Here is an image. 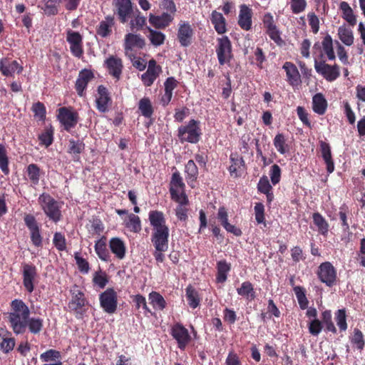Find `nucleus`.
Masks as SVG:
<instances>
[{
  "label": "nucleus",
  "mask_w": 365,
  "mask_h": 365,
  "mask_svg": "<svg viewBox=\"0 0 365 365\" xmlns=\"http://www.w3.org/2000/svg\"><path fill=\"white\" fill-rule=\"evenodd\" d=\"M148 219L152 227L151 242L155 247L153 257L157 262H163L165 257L163 252L168 249L169 227L163 212L151 210Z\"/></svg>",
  "instance_id": "nucleus-1"
},
{
  "label": "nucleus",
  "mask_w": 365,
  "mask_h": 365,
  "mask_svg": "<svg viewBox=\"0 0 365 365\" xmlns=\"http://www.w3.org/2000/svg\"><path fill=\"white\" fill-rule=\"evenodd\" d=\"M29 317L30 310L24 302L17 299L11 301V312L9 313L8 320L14 334H21L25 333Z\"/></svg>",
  "instance_id": "nucleus-2"
},
{
  "label": "nucleus",
  "mask_w": 365,
  "mask_h": 365,
  "mask_svg": "<svg viewBox=\"0 0 365 365\" xmlns=\"http://www.w3.org/2000/svg\"><path fill=\"white\" fill-rule=\"evenodd\" d=\"M201 135L200 122L195 119L190 120L178 129V137L181 143L195 144L200 141Z\"/></svg>",
  "instance_id": "nucleus-3"
},
{
  "label": "nucleus",
  "mask_w": 365,
  "mask_h": 365,
  "mask_svg": "<svg viewBox=\"0 0 365 365\" xmlns=\"http://www.w3.org/2000/svg\"><path fill=\"white\" fill-rule=\"evenodd\" d=\"M38 202L45 215L55 223L61 220L62 214L59 202L49 194L43 192L38 197Z\"/></svg>",
  "instance_id": "nucleus-4"
},
{
  "label": "nucleus",
  "mask_w": 365,
  "mask_h": 365,
  "mask_svg": "<svg viewBox=\"0 0 365 365\" xmlns=\"http://www.w3.org/2000/svg\"><path fill=\"white\" fill-rule=\"evenodd\" d=\"M169 185L170 197L173 201L181 204L189 203L185 194V185L179 171L176 170L172 174Z\"/></svg>",
  "instance_id": "nucleus-5"
},
{
  "label": "nucleus",
  "mask_w": 365,
  "mask_h": 365,
  "mask_svg": "<svg viewBox=\"0 0 365 365\" xmlns=\"http://www.w3.org/2000/svg\"><path fill=\"white\" fill-rule=\"evenodd\" d=\"M113 14L117 16L120 23L128 22L133 16L135 8L130 0H113Z\"/></svg>",
  "instance_id": "nucleus-6"
},
{
  "label": "nucleus",
  "mask_w": 365,
  "mask_h": 365,
  "mask_svg": "<svg viewBox=\"0 0 365 365\" xmlns=\"http://www.w3.org/2000/svg\"><path fill=\"white\" fill-rule=\"evenodd\" d=\"M217 44L216 46V53L219 64L224 66L230 64L233 58L232 43L229 38L224 36L217 38Z\"/></svg>",
  "instance_id": "nucleus-7"
},
{
  "label": "nucleus",
  "mask_w": 365,
  "mask_h": 365,
  "mask_svg": "<svg viewBox=\"0 0 365 365\" xmlns=\"http://www.w3.org/2000/svg\"><path fill=\"white\" fill-rule=\"evenodd\" d=\"M57 118L63 129L70 132L74 128L79 120L78 113L71 107H62L58 109Z\"/></svg>",
  "instance_id": "nucleus-8"
},
{
  "label": "nucleus",
  "mask_w": 365,
  "mask_h": 365,
  "mask_svg": "<svg viewBox=\"0 0 365 365\" xmlns=\"http://www.w3.org/2000/svg\"><path fill=\"white\" fill-rule=\"evenodd\" d=\"M71 299L68 306V308L77 314H83L86 312L84 307L88 304V302L85 297L83 292L79 289V287L74 284L71 290Z\"/></svg>",
  "instance_id": "nucleus-9"
},
{
  "label": "nucleus",
  "mask_w": 365,
  "mask_h": 365,
  "mask_svg": "<svg viewBox=\"0 0 365 365\" xmlns=\"http://www.w3.org/2000/svg\"><path fill=\"white\" fill-rule=\"evenodd\" d=\"M24 221L29 230L33 245L36 247H41L43 246V237L41 234V225L36 217L31 214H25Z\"/></svg>",
  "instance_id": "nucleus-10"
},
{
  "label": "nucleus",
  "mask_w": 365,
  "mask_h": 365,
  "mask_svg": "<svg viewBox=\"0 0 365 365\" xmlns=\"http://www.w3.org/2000/svg\"><path fill=\"white\" fill-rule=\"evenodd\" d=\"M100 305L108 314L115 312L118 307V294L113 288H108L99 295Z\"/></svg>",
  "instance_id": "nucleus-11"
},
{
  "label": "nucleus",
  "mask_w": 365,
  "mask_h": 365,
  "mask_svg": "<svg viewBox=\"0 0 365 365\" xmlns=\"http://www.w3.org/2000/svg\"><path fill=\"white\" fill-rule=\"evenodd\" d=\"M314 68L327 81H334L340 76L339 66L337 64L329 65L326 63L325 60H314Z\"/></svg>",
  "instance_id": "nucleus-12"
},
{
  "label": "nucleus",
  "mask_w": 365,
  "mask_h": 365,
  "mask_svg": "<svg viewBox=\"0 0 365 365\" xmlns=\"http://www.w3.org/2000/svg\"><path fill=\"white\" fill-rule=\"evenodd\" d=\"M317 274L319 280L328 287H332L336 281V270L329 262H322L318 267Z\"/></svg>",
  "instance_id": "nucleus-13"
},
{
  "label": "nucleus",
  "mask_w": 365,
  "mask_h": 365,
  "mask_svg": "<svg viewBox=\"0 0 365 365\" xmlns=\"http://www.w3.org/2000/svg\"><path fill=\"white\" fill-rule=\"evenodd\" d=\"M21 267L23 285L29 293H31L34 290L35 281L38 277L37 268L31 263H23Z\"/></svg>",
  "instance_id": "nucleus-14"
},
{
  "label": "nucleus",
  "mask_w": 365,
  "mask_h": 365,
  "mask_svg": "<svg viewBox=\"0 0 365 365\" xmlns=\"http://www.w3.org/2000/svg\"><path fill=\"white\" fill-rule=\"evenodd\" d=\"M66 41L70 44V50L73 56L81 58L83 54V36L78 31L71 29L66 31Z\"/></svg>",
  "instance_id": "nucleus-15"
},
{
  "label": "nucleus",
  "mask_w": 365,
  "mask_h": 365,
  "mask_svg": "<svg viewBox=\"0 0 365 365\" xmlns=\"http://www.w3.org/2000/svg\"><path fill=\"white\" fill-rule=\"evenodd\" d=\"M170 334L177 341L178 347L180 350H185L191 341L188 330L180 323H176L172 327Z\"/></svg>",
  "instance_id": "nucleus-16"
},
{
  "label": "nucleus",
  "mask_w": 365,
  "mask_h": 365,
  "mask_svg": "<svg viewBox=\"0 0 365 365\" xmlns=\"http://www.w3.org/2000/svg\"><path fill=\"white\" fill-rule=\"evenodd\" d=\"M194 34V29L189 22L181 21L178 24L177 38L181 46L188 47L190 46Z\"/></svg>",
  "instance_id": "nucleus-17"
},
{
  "label": "nucleus",
  "mask_w": 365,
  "mask_h": 365,
  "mask_svg": "<svg viewBox=\"0 0 365 365\" xmlns=\"http://www.w3.org/2000/svg\"><path fill=\"white\" fill-rule=\"evenodd\" d=\"M262 21L263 26L266 30V34L277 44L280 45L282 43V39L280 36V32L276 26L273 15L269 12L266 13L264 14Z\"/></svg>",
  "instance_id": "nucleus-18"
},
{
  "label": "nucleus",
  "mask_w": 365,
  "mask_h": 365,
  "mask_svg": "<svg viewBox=\"0 0 365 365\" xmlns=\"http://www.w3.org/2000/svg\"><path fill=\"white\" fill-rule=\"evenodd\" d=\"M313 50H319V57L321 60H324V57L326 56L327 59L329 61H334L336 58L335 53L333 47V40L329 34H327L324 37L322 45L319 42L314 44Z\"/></svg>",
  "instance_id": "nucleus-19"
},
{
  "label": "nucleus",
  "mask_w": 365,
  "mask_h": 365,
  "mask_svg": "<svg viewBox=\"0 0 365 365\" xmlns=\"http://www.w3.org/2000/svg\"><path fill=\"white\" fill-rule=\"evenodd\" d=\"M104 66L111 76L117 81L120 80L123 70V63L120 58L111 55L105 60Z\"/></svg>",
  "instance_id": "nucleus-20"
},
{
  "label": "nucleus",
  "mask_w": 365,
  "mask_h": 365,
  "mask_svg": "<svg viewBox=\"0 0 365 365\" xmlns=\"http://www.w3.org/2000/svg\"><path fill=\"white\" fill-rule=\"evenodd\" d=\"M161 72L162 68L157 64L156 61L155 59L150 60L146 72L141 76L143 84L147 87L152 86Z\"/></svg>",
  "instance_id": "nucleus-21"
},
{
  "label": "nucleus",
  "mask_w": 365,
  "mask_h": 365,
  "mask_svg": "<svg viewBox=\"0 0 365 365\" xmlns=\"http://www.w3.org/2000/svg\"><path fill=\"white\" fill-rule=\"evenodd\" d=\"M145 45V39L140 34L129 33L125 36L124 49L126 56H128L129 51H132L133 48H143Z\"/></svg>",
  "instance_id": "nucleus-22"
},
{
  "label": "nucleus",
  "mask_w": 365,
  "mask_h": 365,
  "mask_svg": "<svg viewBox=\"0 0 365 365\" xmlns=\"http://www.w3.org/2000/svg\"><path fill=\"white\" fill-rule=\"evenodd\" d=\"M23 71V66L16 61H11L9 58H3L0 60V71L4 76H13L16 71L21 73Z\"/></svg>",
  "instance_id": "nucleus-23"
},
{
  "label": "nucleus",
  "mask_w": 365,
  "mask_h": 365,
  "mask_svg": "<svg viewBox=\"0 0 365 365\" xmlns=\"http://www.w3.org/2000/svg\"><path fill=\"white\" fill-rule=\"evenodd\" d=\"M93 78V73L91 70L85 68L79 72L75 83V88L79 96H83L84 95V91L88 86V82L91 81Z\"/></svg>",
  "instance_id": "nucleus-24"
},
{
  "label": "nucleus",
  "mask_w": 365,
  "mask_h": 365,
  "mask_svg": "<svg viewBox=\"0 0 365 365\" xmlns=\"http://www.w3.org/2000/svg\"><path fill=\"white\" fill-rule=\"evenodd\" d=\"M286 72L287 81L293 87L301 84V76L297 66L292 62L287 61L282 66Z\"/></svg>",
  "instance_id": "nucleus-25"
},
{
  "label": "nucleus",
  "mask_w": 365,
  "mask_h": 365,
  "mask_svg": "<svg viewBox=\"0 0 365 365\" xmlns=\"http://www.w3.org/2000/svg\"><path fill=\"white\" fill-rule=\"evenodd\" d=\"M114 16L108 15L105 16L96 28V34L101 38L110 36L113 32V28L115 26Z\"/></svg>",
  "instance_id": "nucleus-26"
},
{
  "label": "nucleus",
  "mask_w": 365,
  "mask_h": 365,
  "mask_svg": "<svg viewBox=\"0 0 365 365\" xmlns=\"http://www.w3.org/2000/svg\"><path fill=\"white\" fill-rule=\"evenodd\" d=\"M252 11L246 4L240 6L238 25L245 31H250L252 29Z\"/></svg>",
  "instance_id": "nucleus-27"
},
{
  "label": "nucleus",
  "mask_w": 365,
  "mask_h": 365,
  "mask_svg": "<svg viewBox=\"0 0 365 365\" xmlns=\"http://www.w3.org/2000/svg\"><path fill=\"white\" fill-rule=\"evenodd\" d=\"M174 17L168 12H163L161 15L150 14V24L158 29H163L168 27L173 21Z\"/></svg>",
  "instance_id": "nucleus-28"
},
{
  "label": "nucleus",
  "mask_w": 365,
  "mask_h": 365,
  "mask_svg": "<svg viewBox=\"0 0 365 365\" xmlns=\"http://www.w3.org/2000/svg\"><path fill=\"white\" fill-rule=\"evenodd\" d=\"M15 344L16 341L11 332L5 328H0V350L8 354L14 349Z\"/></svg>",
  "instance_id": "nucleus-29"
},
{
  "label": "nucleus",
  "mask_w": 365,
  "mask_h": 365,
  "mask_svg": "<svg viewBox=\"0 0 365 365\" xmlns=\"http://www.w3.org/2000/svg\"><path fill=\"white\" fill-rule=\"evenodd\" d=\"M319 148L328 173H332L334 170V163L332 158L330 145L323 140L319 141Z\"/></svg>",
  "instance_id": "nucleus-30"
},
{
  "label": "nucleus",
  "mask_w": 365,
  "mask_h": 365,
  "mask_svg": "<svg viewBox=\"0 0 365 365\" xmlns=\"http://www.w3.org/2000/svg\"><path fill=\"white\" fill-rule=\"evenodd\" d=\"M98 97L96 98L97 109L101 113H106L108 110V104L111 99L108 89L103 85L98 87Z\"/></svg>",
  "instance_id": "nucleus-31"
},
{
  "label": "nucleus",
  "mask_w": 365,
  "mask_h": 365,
  "mask_svg": "<svg viewBox=\"0 0 365 365\" xmlns=\"http://www.w3.org/2000/svg\"><path fill=\"white\" fill-rule=\"evenodd\" d=\"M129 20V26L132 31H142L146 26V17L136 7L133 11V16Z\"/></svg>",
  "instance_id": "nucleus-32"
},
{
  "label": "nucleus",
  "mask_w": 365,
  "mask_h": 365,
  "mask_svg": "<svg viewBox=\"0 0 365 365\" xmlns=\"http://www.w3.org/2000/svg\"><path fill=\"white\" fill-rule=\"evenodd\" d=\"M109 247L118 259H123L125 257L126 247L124 242L119 237L111 238L109 241Z\"/></svg>",
  "instance_id": "nucleus-33"
},
{
  "label": "nucleus",
  "mask_w": 365,
  "mask_h": 365,
  "mask_svg": "<svg viewBox=\"0 0 365 365\" xmlns=\"http://www.w3.org/2000/svg\"><path fill=\"white\" fill-rule=\"evenodd\" d=\"M94 248L96 255L102 261L109 262L110 260V255L107 249L106 237L105 236L96 241Z\"/></svg>",
  "instance_id": "nucleus-34"
},
{
  "label": "nucleus",
  "mask_w": 365,
  "mask_h": 365,
  "mask_svg": "<svg viewBox=\"0 0 365 365\" xmlns=\"http://www.w3.org/2000/svg\"><path fill=\"white\" fill-rule=\"evenodd\" d=\"M185 179L187 184L193 187V183L198 177V168L192 160H189L185 166Z\"/></svg>",
  "instance_id": "nucleus-35"
},
{
  "label": "nucleus",
  "mask_w": 365,
  "mask_h": 365,
  "mask_svg": "<svg viewBox=\"0 0 365 365\" xmlns=\"http://www.w3.org/2000/svg\"><path fill=\"white\" fill-rule=\"evenodd\" d=\"M210 21L214 26L215 31L219 34H225L227 31L226 20L222 14L217 11H212L210 16Z\"/></svg>",
  "instance_id": "nucleus-36"
},
{
  "label": "nucleus",
  "mask_w": 365,
  "mask_h": 365,
  "mask_svg": "<svg viewBox=\"0 0 365 365\" xmlns=\"http://www.w3.org/2000/svg\"><path fill=\"white\" fill-rule=\"evenodd\" d=\"M85 144L81 140L70 139L68 140V153L73 156L74 161L80 160V154L84 150Z\"/></svg>",
  "instance_id": "nucleus-37"
},
{
  "label": "nucleus",
  "mask_w": 365,
  "mask_h": 365,
  "mask_svg": "<svg viewBox=\"0 0 365 365\" xmlns=\"http://www.w3.org/2000/svg\"><path fill=\"white\" fill-rule=\"evenodd\" d=\"M216 281L217 283H224L227 279L228 272L231 269V264L225 259L217 262Z\"/></svg>",
  "instance_id": "nucleus-38"
},
{
  "label": "nucleus",
  "mask_w": 365,
  "mask_h": 365,
  "mask_svg": "<svg viewBox=\"0 0 365 365\" xmlns=\"http://www.w3.org/2000/svg\"><path fill=\"white\" fill-rule=\"evenodd\" d=\"M185 296L188 305L192 308H197L201 302V297L197 290L192 285H188L185 289Z\"/></svg>",
  "instance_id": "nucleus-39"
},
{
  "label": "nucleus",
  "mask_w": 365,
  "mask_h": 365,
  "mask_svg": "<svg viewBox=\"0 0 365 365\" xmlns=\"http://www.w3.org/2000/svg\"><path fill=\"white\" fill-rule=\"evenodd\" d=\"M327 108V102L324 96L319 93L315 94L312 98V109L314 113L319 115H324Z\"/></svg>",
  "instance_id": "nucleus-40"
},
{
  "label": "nucleus",
  "mask_w": 365,
  "mask_h": 365,
  "mask_svg": "<svg viewBox=\"0 0 365 365\" xmlns=\"http://www.w3.org/2000/svg\"><path fill=\"white\" fill-rule=\"evenodd\" d=\"M138 110L141 115L146 118H150L154 113V108L148 97L142 98L138 104Z\"/></svg>",
  "instance_id": "nucleus-41"
},
{
  "label": "nucleus",
  "mask_w": 365,
  "mask_h": 365,
  "mask_svg": "<svg viewBox=\"0 0 365 365\" xmlns=\"http://www.w3.org/2000/svg\"><path fill=\"white\" fill-rule=\"evenodd\" d=\"M150 304L155 310L163 311L167 307L164 297L158 292L153 291L148 295Z\"/></svg>",
  "instance_id": "nucleus-42"
},
{
  "label": "nucleus",
  "mask_w": 365,
  "mask_h": 365,
  "mask_svg": "<svg viewBox=\"0 0 365 365\" xmlns=\"http://www.w3.org/2000/svg\"><path fill=\"white\" fill-rule=\"evenodd\" d=\"M237 292L240 296L249 301H252L256 297L254 287L249 281L242 282L240 287L237 289Z\"/></svg>",
  "instance_id": "nucleus-43"
},
{
  "label": "nucleus",
  "mask_w": 365,
  "mask_h": 365,
  "mask_svg": "<svg viewBox=\"0 0 365 365\" xmlns=\"http://www.w3.org/2000/svg\"><path fill=\"white\" fill-rule=\"evenodd\" d=\"M26 174L31 185L36 186L38 185L43 173L38 165L31 163L26 168Z\"/></svg>",
  "instance_id": "nucleus-44"
},
{
  "label": "nucleus",
  "mask_w": 365,
  "mask_h": 365,
  "mask_svg": "<svg viewBox=\"0 0 365 365\" xmlns=\"http://www.w3.org/2000/svg\"><path fill=\"white\" fill-rule=\"evenodd\" d=\"M273 145L277 152L282 155L289 151V145L287 143V138L283 133H277L273 139Z\"/></svg>",
  "instance_id": "nucleus-45"
},
{
  "label": "nucleus",
  "mask_w": 365,
  "mask_h": 365,
  "mask_svg": "<svg viewBox=\"0 0 365 365\" xmlns=\"http://www.w3.org/2000/svg\"><path fill=\"white\" fill-rule=\"evenodd\" d=\"M314 224L317 227L320 234L326 236L329 232V223L325 218L319 213L314 212L312 215Z\"/></svg>",
  "instance_id": "nucleus-46"
},
{
  "label": "nucleus",
  "mask_w": 365,
  "mask_h": 365,
  "mask_svg": "<svg viewBox=\"0 0 365 365\" xmlns=\"http://www.w3.org/2000/svg\"><path fill=\"white\" fill-rule=\"evenodd\" d=\"M339 9L342 11L343 19L351 26H354L356 23V19L349 4L346 1H342L340 4Z\"/></svg>",
  "instance_id": "nucleus-47"
},
{
  "label": "nucleus",
  "mask_w": 365,
  "mask_h": 365,
  "mask_svg": "<svg viewBox=\"0 0 365 365\" xmlns=\"http://www.w3.org/2000/svg\"><path fill=\"white\" fill-rule=\"evenodd\" d=\"M321 317V322H322V326H325V331L331 332L333 334H336L337 329L332 321V314L331 310L327 309L322 312Z\"/></svg>",
  "instance_id": "nucleus-48"
},
{
  "label": "nucleus",
  "mask_w": 365,
  "mask_h": 365,
  "mask_svg": "<svg viewBox=\"0 0 365 365\" xmlns=\"http://www.w3.org/2000/svg\"><path fill=\"white\" fill-rule=\"evenodd\" d=\"M349 339L351 344L358 350L361 351L364 349L365 346L364 336L359 329L355 328Z\"/></svg>",
  "instance_id": "nucleus-49"
},
{
  "label": "nucleus",
  "mask_w": 365,
  "mask_h": 365,
  "mask_svg": "<svg viewBox=\"0 0 365 365\" xmlns=\"http://www.w3.org/2000/svg\"><path fill=\"white\" fill-rule=\"evenodd\" d=\"M338 36L346 46H350L354 43V34L350 29L346 26H340L338 29Z\"/></svg>",
  "instance_id": "nucleus-50"
},
{
  "label": "nucleus",
  "mask_w": 365,
  "mask_h": 365,
  "mask_svg": "<svg viewBox=\"0 0 365 365\" xmlns=\"http://www.w3.org/2000/svg\"><path fill=\"white\" fill-rule=\"evenodd\" d=\"M231 165L229 167V171L232 176L235 178L241 175L240 169L241 166H245V161L242 158L238 156L234 157L232 155H230Z\"/></svg>",
  "instance_id": "nucleus-51"
},
{
  "label": "nucleus",
  "mask_w": 365,
  "mask_h": 365,
  "mask_svg": "<svg viewBox=\"0 0 365 365\" xmlns=\"http://www.w3.org/2000/svg\"><path fill=\"white\" fill-rule=\"evenodd\" d=\"M297 299L299 306L301 309L304 310L308 308L309 300L306 296V290L303 287L295 286L293 289Z\"/></svg>",
  "instance_id": "nucleus-52"
},
{
  "label": "nucleus",
  "mask_w": 365,
  "mask_h": 365,
  "mask_svg": "<svg viewBox=\"0 0 365 365\" xmlns=\"http://www.w3.org/2000/svg\"><path fill=\"white\" fill-rule=\"evenodd\" d=\"M128 217V220L125 222V226L133 232H140L142 230L140 217L133 213L129 214Z\"/></svg>",
  "instance_id": "nucleus-53"
},
{
  "label": "nucleus",
  "mask_w": 365,
  "mask_h": 365,
  "mask_svg": "<svg viewBox=\"0 0 365 365\" xmlns=\"http://www.w3.org/2000/svg\"><path fill=\"white\" fill-rule=\"evenodd\" d=\"M27 323V328L33 334H38L43 327V319L39 317H29Z\"/></svg>",
  "instance_id": "nucleus-54"
},
{
  "label": "nucleus",
  "mask_w": 365,
  "mask_h": 365,
  "mask_svg": "<svg viewBox=\"0 0 365 365\" xmlns=\"http://www.w3.org/2000/svg\"><path fill=\"white\" fill-rule=\"evenodd\" d=\"M40 359L45 363L61 361V354L56 349H48L40 355Z\"/></svg>",
  "instance_id": "nucleus-55"
},
{
  "label": "nucleus",
  "mask_w": 365,
  "mask_h": 365,
  "mask_svg": "<svg viewBox=\"0 0 365 365\" xmlns=\"http://www.w3.org/2000/svg\"><path fill=\"white\" fill-rule=\"evenodd\" d=\"M334 318L338 326L339 331L341 332L345 331L348 328V324L346 322V314L345 309H338L334 313Z\"/></svg>",
  "instance_id": "nucleus-56"
},
{
  "label": "nucleus",
  "mask_w": 365,
  "mask_h": 365,
  "mask_svg": "<svg viewBox=\"0 0 365 365\" xmlns=\"http://www.w3.org/2000/svg\"><path fill=\"white\" fill-rule=\"evenodd\" d=\"M146 29L149 31L150 35L148 36L151 43L155 46L162 45L165 40V35L158 31H155L150 27L146 26Z\"/></svg>",
  "instance_id": "nucleus-57"
},
{
  "label": "nucleus",
  "mask_w": 365,
  "mask_h": 365,
  "mask_svg": "<svg viewBox=\"0 0 365 365\" xmlns=\"http://www.w3.org/2000/svg\"><path fill=\"white\" fill-rule=\"evenodd\" d=\"M0 169L6 175L9 173V158L6 149L3 144H0Z\"/></svg>",
  "instance_id": "nucleus-58"
},
{
  "label": "nucleus",
  "mask_w": 365,
  "mask_h": 365,
  "mask_svg": "<svg viewBox=\"0 0 365 365\" xmlns=\"http://www.w3.org/2000/svg\"><path fill=\"white\" fill-rule=\"evenodd\" d=\"M38 140L41 145L50 146L53 141V130L51 128L46 129L38 135Z\"/></svg>",
  "instance_id": "nucleus-59"
},
{
  "label": "nucleus",
  "mask_w": 365,
  "mask_h": 365,
  "mask_svg": "<svg viewBox=\"0 0 365 365\" xmlns=\"http://www.w3.org/2000/svg\"><path fill=\"white\" fill-rule=\"evenodd\" d=\"M74 258L78 270L83 274L88 273L90 270V264L86 259L81 256L80 252H75Z\"/></svg>",
  "instance_id": "nucleus-60"
},
{
  "label": "nucleus",
  "mask_w": 365,
  "mask_h": 365,
  "mask_svg": "<svg viewBox=\"0 0 365 365\" xmlns=\"http://www.w3.org/2000/svg\"><path fill=\"white\" fill-rule=\"evenodd\" d=\"M322 329V322L319 319H313L308 323L309 332L312 336H317Z\"/></svg>",
  "instance_id": "nucleus-61"
},
{
  "label": "nucleus",
  "mask_w": 365,
  "mask_h": 365,
  "mask_svg": "<svg viewBox=\"0 0 365 365\" xmlns=\"http://www.w3.org/2000/svg\"><path fill=\"white\" fill-rule=\"evenodd\" d=\"M53 243L58 251H64L66 249V241L65 236L61 232H55Z\"/></svg>",
  "instance_id": "nucleus-62"
},
{
  "label": "nucleus",
  "mask_w": 365,
  "mask_h": 365,
  "mask_svg": "<svg viewBox=\"0 0 365 365\" xmlns=\"http://www.w3.org/2000/svg\"><path fill=\"white\" fill-rule=\"evenodd\" d=\"M31 110L36 117L39 120H43L46 118V110L44 104L40 101L33 104Z\"/></svg>",
  "instance_id": "nucleus-63"
},
{
  "label": "nucleus",
  "mask_w": 365,
  "mask_h": 365,
  "mask_svg": "<svg viewBox=\"0 0 365 365\" xmlns=\"http://www.w3.org/2000/svg\"><path fill=\"white\" fill-rule=\"evenodd\" d=\"M291 1V10L293 14H298L303 12L307 7L306 0H290Z\"/></svg>",
  "instance_id": "nucleus-64"
}]
</instances>
